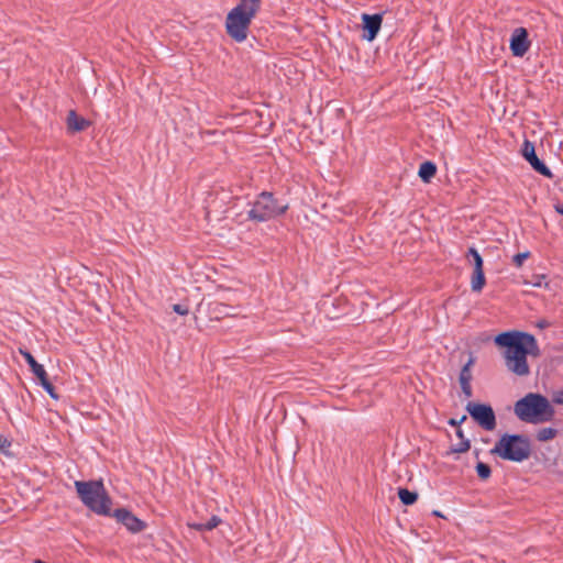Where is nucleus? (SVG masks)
<instances>
[{
  "instance_id": "nucleus-23",
  "label": "nucleus",
  "mask_w": 563,
  "mask_h": 563,
  "mask_svg": "<svg viewBox=\"0 0 563 563\" xmlns=\"http://www.w3.org/2000/svg\"><path fill=\"white\" fill-rule=\"evenodd\" d=\"M221 523V519L217 516H212L206 523L205 528L207 531H210L214 528H217Z\"/></svg>"
},
{
  "instance_id": "nucleus-22",
  "label": "nucleus",
  "mask_w": 563,
  "mask_h": 563,
  "mask_svg": "<svg viewBox=\"0 0 563 563\" xmlns=\"http://www.w3.org/2000/svg\"><path fill=\"white\" fill-rule=\"evenodd\" d=\"M530 256L529 252L518 253L512 257V262L517 267H521L523 262Z\"/></svg>"
},
{
  "instance_id": "nucleus-19",
  "label": "nucleus",
  "mask_w": 563,
  "mask_h": 563,
  "mask_svg": "<svg viewBox=\"0 0 563 563\" xmlns=\"http://www.w3.org/2000/svg\"><path fill=\"white\" fill-rule=\"evenodd\" d=\"M467 258L472 257L474 263V269L483 268V258L476 249L471 247L466 255Z\"/></svg>"
},
{
  "instance_id": "nucleus-14",
  "label": "nucleus",
  "mask_w": 563,
  "mask_h": 563,
  "mask_svg": "<svg viewBox=\"0 0 563 563\" xmlns=\"http://www.w3.org/2000/svg\"><path fill=\"white\" fill-rule=\"evenodd\" d=\"M486 284L484 269H473L472 278H471V288L474 292H481Z\"/></svg>"
},
{
  "instance_id": "nucleus-10",
  "label": "nucleus",
  "mask_w": 563,
  "mask_h": 563,
  "mask_svg": "<svg viewBox=\"0 0 563 563\" xmlns=\"http://www.w3.org/2000/svg\"><path fill=\"white\" fill-rule=\"evenodd\" d=\"M522 155L538 173L545 177H552L551 170L537 157L534 145L531 142L525 141Z\"/></svg>"
},
{
  "instance_id": "nucleus-26",
  "label": "nucleus",
  "mask_w": 563,
  "mask_h": 563,
  "mask_svg": "<svg viewBox=\"0 0 563 563\" xmlns=\"http://www.w3.org/2000/svg\"><path fill=\"white\" fill-rule=\"evenodd\" d=\"M173 310L176 313L180 314V316H186L189 312L188 309L185 306H181V305H178V303L173 306Z\"/></svg>"
},
{
  "instance_id": "nucleus-16",
  "label": "nucleus",
  "mask_w": 563,
  "mask_h": 563,
  "mask_svg": "<svg viewBox=\"0 0 563 563\" xmlns=\"http://www.w3.org/2000/svg\"><path fill=\"white\" fill-rule=\"evenodd\" d=\"M475 364V356L472 354L470 355V358L467 363L462 367L459 376V382L461 384L471 383L473 379L472 375V366Z\"/></svg>"
},
{
  "instance_id": "nucleus-5",
  "label": "nucleus",
  "mask_w": 563,
  "mask_h": 563,
  "mask_svg": "<svg viewBox=\"0 0 563 563\" xmlns=\"http://www.w3.org/2000/svg\"><path fill=\"white\" fill-rule=\"evenodd\" d=\"M492 454L511 462H523L531 454L530 441L521 434H503L492 449Z\"/></svg>"
},
{
  "instance_id": "nucleus-28",
  "label": "nucleus",
  "mask_w": 563,
  "mask_h": 563,
  "mask_svg": "<svg viewBox=\"0 0 563 563\" xmlns=\"http://www.w3.org/2000/svg\"><path fill=\"white\" fill-rule=\"evenodd\" d=\"M8 446H10V442L8 441V439L3 435H0V450H3Z\"/></svg>"
},
{
  "instance_id": "nucleus-8",
  "label": "nucleus",
  "mask_w": 563,
  "mask_h": 563,
  "mask_svg": "<svg viewBox=\"0 0 563 563\" xmlns=\"http://www.w3.org/2000/svg\"><path fill=\"white\" fill-rule=\"evenodd\" d=\"M530 48L528 32L525 27H517L510 38V49L514 56L522 57Z\"/></svg>"
},
{
  "instance_id": "nucleus-27",
  "label": "nucleus",
  "mask_w": 563,
  "mask_h": 563,
  "mask_svg": "<svg viewBox=\"0 0 563 563\" xmlns=\"http://www.w3.org/2000/svg\"><path fill=\"white\" fill-rule=\"evenodd\" d=\"M553 401L563 405V390H559L553 395Z\"/></svg>"
},
{
  "instance_id": "nucleus-20",
  "label": "nucleus",
  "mask_w": 563,
  "mask_h": 563,
  "mask_svg": "<svg viewBox=\"0 0 563 563\" xmlns=\"http://www.w3.org/2000/svg\"><path fill=\"white\" fill-rule=\"evenodd\" d=\"M476 472H477V475L479 478L482 479H487L489 478L490 476V467L483 463V462H478L477 465H476Z\"/></svg>"
},
{
  "instance_id": "nucleus-1",
  "label": "nucleus",
  "mask_w": 563,
  "mask_h": 563,
  "mask_svg": "<svg viewBox=\"0 0 563 563\" xmlns=\"http://www.w3.org/2000/svg\"><path fill=\"white\" fill-rule=\"evenodd\" d=\"M494 341L497 346L505 350L504 360L509 372L520 377L530 374L527 356L539 355L533 335L520 331H507L496 335Z\"/></svg>"
},
{
  "instance_id": "nucleus-32",
  "label": "nucleus",
  "mask_w": 563,
  "mask_h": 563,
  "mask_svg": "<svg viewBox=\"0 0 563 563\" xmlns=\"http://www.w3.org/2000/svg\"><path fill=\"white\" fill-rule=\"evenodd\" d=\"M456 433H457V435H459L462 440H464V439H463V433H462V431H461V430H457V432H456Z\"/></svg>"
},
{
  "instance_id": "nucleus-24",
  "label": "nucleus",
  "mask_w": 563,
  "mask_h": 563,
  "mask_svg": "<svg viewBox=\"0 0 563 563\" xmlns=\"http://www.w3.org/2000/svg\"><path fill=\"white\" fill-rule=\"evenodd\" d=\"M470 449V441L468 440H462L457 446L454 449V452L463 453L466 452Z\"/></svg>"
},
{
  "instance_id": "nucleus-6",
  "label": "nucleus",
  "mask_w": 563,
  "mask_h": 563,
  "mask_svg": "<svg viewBox=\"0 0 563 563\" xmlns=\"http://www.w3.org/2000/svg\"><path fill=\"white\" fill-rule=\"evenodd\" d=\"M287 205H279L269 192H262L249 211V218L258 222L267 221L283 214Z\"/></svg>"
},
{
  "instance_id": "nucleus-21",
  "label": "nucleus",
  "mask_w": 563,
  "mask_h": 563,
  "mask_svg": "<svg viewBox=\"0 0 563 563\" xmlns=\"http://www.w3.org/2000/svg\"><path fill=\"white\" fill-rule=\"evenodd\" d=\"M38 380L42 387L49 394L52 398L58 399V396L55 393L53 385L48 382L47 375L44 376V378H40Z\"/></svg>"
},
{
  "instance_id": "nucleus-3",
  "label": "nucleus",
  "mask_w": 563,
  "mask_h": 563,
  "mask_svg": "<svg viewBox=\"0 0 563 563\" xmlns=\"http://www.w3.org/2000/svg\"><path fill=\"white\" fill-rule=\"evenodd\" d=\"M515 415L523 422L544 423L553 420L555 410L549 399L541 394L529 393L514 407Z\"/></svg>"
},
{
  "instance_id": "nucleus-11",
  "label": "nucleus",
  "mask_w": 563,
  "mask_h": 563,
  "mask_svg": "<svg viewBox=\"0 0 563 563\" xmlns=\"http://www.w3.org/2000/svg\"><path fill=\"white\" fill-rule=\"evenodd\" d=\"M362 20H363L364 30L366 31V34L364 35V37L367 41H373L376 37V35L380 29L382 16L379 14H373V15L363 14Z\"/></svg>"
},
{
  "instance_id": "nucleus-2",
  "label": "nucleus",
  "mask_w": 563,
  "mask_h": 563,
  "mask_svg": "<svg viewBox=\"0 0 563 563\" xmlns=\"http://www.w3.org/2000/svg\"><path fill=\"white\" fill-rule=\"evenodd\" d=\"M261 3L262 0H239L228 13L225 30L235 42L242 43L247 38L250 25L260 11Z\"/></svg>"
},
{
  "instance_id": "nucleus-9",
  "label": "nucleus",
  "mask_w": 563,
  "mask_h": 563,
  "mask_svg": "<svg viewBox=\"0 0 563 563\" xmlns=\"http://www.w3.org/2000/svg\"><path fill=\"white\" fill-rule=\"evenodd\" d=\"M112 516L118 520V522L122 523L129 531L133 533L141 532L146 527L144 521L124 508L117 509Z\"/></svg>"
},
{
  "instance_id": "nucleus-4",
  "label": "nucleus",
  "mask_w": 563,
  "mask_h": 563,
  "mask_svg": "<svg viewBox=\"0 0 563 563\" xmlns=\"http://www.w3.org/2000/svg\"><path fill=\"white\" fill-rule=\"evenodd\" d=\"M75 488L82 504L101 516L111 515V498L101 481H76Z\"/></svg>"
},
{
  "instance_id": "nucleus-13",
  "label": "nucleus",
  "mask_w": 563,
  "mask_h": 563,
  "mask_svg": "<svg viewBox=\"0 0 563 563\" xmlns=\"http://www.w3.org/2000/svg\"><path fill=\"white\" fill-rule=\"evenodd\" d=\"M20 353L23 355L24 360L30 365L31 371L37 377V379L44 378V376L47 375L44 366L38 364L30 352L20 350Z\"/></svg>"
},
{
  "instance_id": "nucleus-12",
  "label": "nucleus",
  "mask_w": 563,
  "mask_h": 563,
  "mask_svg": "<svg viewBox=\"0 0 563 563\" xmlns=\"http://www.w3.org/2000/svg\"><path fill=\"white\" fill-rule=\"evenodd\" d=\"M67 126L73 132H79L89 126V121L77 115V113L71 110L67 115Z\"/></svg>"
},
{
  "instance_id": "nucleus-30",
  "label": "nucleus",
  "mask_w": 563,
  "mask_h": 563,
  "mask_svg": "<svg viewBox=\"0 0 563 563\" xmlns=\"http://www.w3.org/2000/svg\"><path fill=\"white\" fill-rule=\"evenodd\" d=\"M544 279H545V276H543V275L537 276V279H536V282L532 283V285L536 287H541L543 285Z\"/></svg>"
},
{
  "instance_id": "nucleus-31",
  "label": "nucleus",
  "mask_w": 563,
  "mask_h": 563,
  "mask_svg": "<svg viewBox=\"0 0 563 563\" xmlns=\"http://www.w3.org/2000/svg\"><path fill=\"white\" fill-rule=\"evenodd\" d=\"M555 210H556L558 213L563 216V203L562 205H556L555 206Z\"/></svg>"
},
{
  "instance_id": "nucleus-15",
  "label": "nucleus",
  "mask_w": 563,
  "mask_h": 563,
  "mask_svg": "<svg viewBox=\"0 0 563 563\" xmlns=\"http://www.w3.org/2000/svg\"><path fill=\"white\" fill-rule=\"evenodd\" d=\"M437 173V166L432 162H423L420 167L418 175L424 181L429 183Z\"/></svg>"
},
{
  "instance_id": "nucleus-17",
  "label": "nucleus",
  "mask_w": 563,
  "mask_h": 563,
  "mask_svg": "<svg viewBox=\"0 0 563 563\" xmlns=\"http://www.w3.org/2000/svg\"><path fill=\"white\" fill-rule=\"evenodd\" d=\"M558 434V430L551 427L542 428L537 432V440L540 442H547L554 439Z\"/></svg>"
},
{
  "instance_id": "nucleus-29",
  "label": "nucleus",
  "mask_w": 563,
  "mask_h": 563,
  "mask_svg": "<svg viewBox=\"0 0 563 563\" xmlns=\"http://www.w3.org/2000/svg\"><path fill=\"white\" fill-rule=\"evenodd\" d=\"M189 528L198 530V531H205L206 528L203 527L205 523H188Z\"/></svg>"
},
{
  "instance_id": "nucleus-7",
  "label": "nucleus",
  "mask_w": 563,
  "mask_h": 563,
  "mask_svg": "<svg viewBox=\"0 0 563 563\" xmlns=\"http://www.w3.org/2000/svg\"><path fill=\"white\" fill-rule=\"evenodd\" d=\"M466 410L483 429L493 431L496 428V416L489 405L471 401L466 405Z\"/></svg>"
},
{
  "instance_id": "nucleus-18",
  "label": "nucleus",
  "mask_w": 563,
  "mask_h": 563,
  "mask_svg": "<svg viewBox=\"0 0 563 563\" xmlns=\"http://www.w3.org/2000/svg\"><path fill=\"white\" fill-rule=\"evenodd\" d=\"M398 497L399 499L401 500V503L404 505H412L417 501L418 499V494L417 493H413V492H410L406 488H400L398 490Z\"/></svg>"
},
{
  "instance_id": "nucleus-25",
  "label": "nucleus",
  "mask_w": 563,
  "mask_h": 563,
  "mask_svg": "<svg viewBox=\"0 0 563 563\" xmlns=\"http://www.w3.org/2000/svg\"><path fill=\"white\" fill-rule=\"evenodd\" d=\"M461 388L466 398H471L473 396V389L471 383L461 384Z\"/></svg>"
},
{
  "instance_id": "nucleus-33",
  "label": "nucleus",
  "mask_w": 563,
  "mask_h": 563,
  "mask_svg": "<svg viewBox=\"0 0 563 563\" xmlns=\"http://www.w3.org/2000/svg\"><path fill=\"white\" fill-rule=\"evenodd\" d=\"M34 563H46V562H44V561H42V560L37 559V560H35V561H34Z\"/></svg>"
}]
</instances>
